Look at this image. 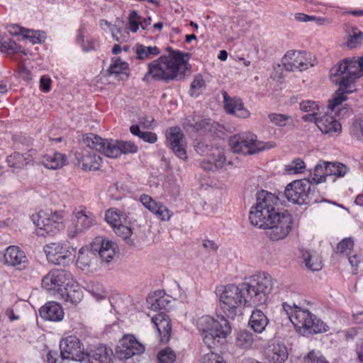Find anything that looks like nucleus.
<instances>
[{
	"instance_id": "f257e3e1",
	"label": "nucleus",
	"mask_w": 363,
	"mask_h": 363,
	"mask_svg": "<svg viewBox=\"0 0 363 363\" xmlns=\"http://www.w3.org/2000/svg\"><path fill=\"white\" fill-rule=\"evenodd\" d=\"M218 289L220 305L225 315L234 319L242 313L245 307L264 305L273 289L271 276L265 272L250 277L247 281L235 284H228Z\"/></svg>"
},
{
	"instance_id": "f03ea898",
	"label": "nucleus",
	"mask_w": 363,
	"mask_h": 363,
	"mask_svg": "<svg viewBox=\"0 0 363 363\" xmlns=\"http://www.w3.org/2000/svg\"><path fill=\"white\" fill-rule=\"evenodd\" d=\"M184 54L179 50L174 52L170 57L164 55L157 60L148 64V71L143 78V81L148 82L149 77L155 81H164L166 83L172 80H181L185 77V71L188 63L184 60Z\"/></svg>"
},
{
	"instance_id": "7ed1b4c3",
	"label": "nucleus",
	"mask_w": 363,
	"mask_h": 363,
	"mask_svg": "<svg viewBox=\"0 0 363 363\" xmlns=\"http://www.w3.org/2000/svg\"><path fill=\"white\" fill-rule=\"evenodd\" d=\"M199 329L204 344L211 348L220 339H225L232 330L229 321L223 316H218L215 319L211 316H203L199 319Z\"/></svg>"
},
{
	"instance_id": "20e7f679",
	"label": "nucleus",
	"mask_w": 363,
	"mask_h": 363,
	"mask_svg": "<svg viewBox=\"0 0 363 363\" xmlns=\"http://www.w3.org/2000/svg\"><path fill=\"white\" fill-rule=\"evenodd\" d=\"M284 195L289 201L298 205L311 206L325 201L317 187L304 179L289 183L285 188Z\"/></svg>"
},
{
	"instance_id": "39448f33",
	"label": "nucleus",
	"mask_w": 363,
	"mask_h": 363,
	"mask_svg": "<svg viewBox=\"0 0 363 363\" xmlns=\"http://www.w3.org/2000/svg\"><path fill=\"white\" fill-rule=\"evenodd\" d=\"M262 225H255L266 230V233L272 241L285 238L292 229L293 217L287 210L277 211L261 220Z\"/></svg>"
},
{
	"instance_id": "423d86ee",
	"label": "nucleus",
	"mask_w": 363,
	"mask_h": 363,
	"mask_svg": "<svg viewBox=\"0 0 363 363\" xmlns=\"http://www.w3.org/2000/svg\"><path fill=\"white\" fill-rule=\"evenodd\" d=\"M60 353L57 351L50 350L47 354L48 363H64L66 360H72L82 363L85 352L84 345L80 340L74 335L63 338L60 342Z\"/></svg>"
},
{
	"instance_id": "0eeeda50",
	"label": "nucleus",
	"mask_w": 363,
	"mask_h": 363,
	"mask_svg": "<svg viewBox=\"0 0 363 363\" xmlns=\"http://www.w3.org/2000/svg\"><path fill=\"white\" fill-rule=\"evenodd\" d=\"M291 321L296 330L303 335L327 332L328 325L308 309L296 307Z\"/></svg>"
},
{
	"instance_id": "6e6552de",
	"label": "nucleus",
	"mask_w": 363,
	"mask_h": 363,
	"mask_svg": "<svg viewBox=\"0 0 363 363\" xmlns=\"http://www.w3.org/2000/svg\"><path fill=\"white\" fill-rule=\"evenodd\" d=\"M280 203L278 196L265 191L260 190L256 193V203L251 207L249 220L252 225H262L261 220L265 219L268 215L277 211L276 206Z\"/></svg>"
},
{
	"instance_id": "1a4fd4ad",
	"label": "nucleus",
	"mask_w": 363,
	"mask_h": 363,
	"mask_svg": "<svg viewBox=\"0 0 363 363\" xmlns=\"http://www.w3.org/2000/svg\"><path fill=\"white\" fill-rule=\"evenodd\" d=\"M229 145L236 153L254 155L275 147L273 141L262 142L257 140V136L250 133L234 135L230 138Z\"/></svg>"
},
{
	"instance_id": "9d476101",
	"label": "nucleus",
	"mask_w": 363,
	"mask_h": 363,
	"mask_svg": "<svg viewBox=\"0 0 363 363\" xmlns=\"http://www.w3.org/2000/svg\"><path fill=\"white\" fill-rule=\"evenodd\" d=\"M33 222L37 228V235L43 237L53 236L65 227L62 213L58 211H40L33 218Z\"/></svg>"
},
{
	"instance_id": "9b49d317",
	"label": "nucleus",
	"mask_w": 363,
	"mask_h": 363,
	"mask_svg": "<svg viewBox=\"0 0 363 363\" xmlns=\"http://www.w3.org/2000/svg\"><path fill=\"white\" fill-rule=\"evenodd\" d=\"M49 262L55 265H68L73 261L75 249L68 242H52L44 247Z\"/></svg>"
},
{
	"instance_id": "f8f14e48",
	"label": "nucleus",
	"mask_w": 363,
	"mask_h": 363,
	"mask_svg": "<svg viewBox=\"0 0 363 363\" xmlns=\"http://www.w3.org/2000/svg\"><path fill=\"white\" fill-rule=\"evenodd\" d=\"M311 52L298 50H289L282 58V64L286 71L298 69L303 71L315 65V59Z\"/></svg>"
},
{
	"instance_id": "ddd939ff",
	"label": "nucleus",
	"mask_w": 363,
	"mask_h": 363,
	"mask_svg": "<svg viewBox=\"0 0 363 363\" xmlns=\"http://www.w3.org/2000/svg\"><path fill=\"white\" fill-rule=\"evenodd\" d=\"M145 346L139 342L133 335H124L116 347V356L119 359L125 362L134 355L143 354Z\"/></svg>"
},
{
	"instance_id": "4468645a",
	"label": "nucleus",
	"mask_w": 363,
	"mask_h": 363,
	"mask_svg": "<svg viewBox=\"0 0 363 363\" xmlns=\"http://www.w3.org/2000/svg\"><path fill=\"white\" fill-rule=\"evenodd\" d=\"M346 74L354 79L363 76V69L359 67V60L345 58L339 64L333 66L330 69V78L340 77Z\"/></svg>"
},
{
	"instance_id": "2eb2a0df",
	"label": "nucleus",
	"mask_w": 363,
	"mask_h": 363,
	"mask_svg": "<svg viewBox=\"0 0 363 363\" xmlns=\"http://www.w3.org/2000/svg\"><path fill=\"white\" fill-rule=\"evenodd\" d=\"M94 255H98L101 262L109 263L116 254V244L111 241L96 238L91 245Z\"/></svg>"
},
{
	"instance_id": "dca6fc26",
	"label": "nucleus",
	"mask_w": 363,
	"mask_h": 363,
	"mask_svg": "<svg viewBox=\"0 0 363 363\" xmlns=\"http://www.w3.org/2000/svg\"><path fill=\"white\" fill-rule=\"evenodd\" d=\"M184 135L178 126L171 127L167 130V140L169 147L174 153L180 159H187L186 152L184 148Z\"/></svg>"
},
{
	"instance_id": "f3484780",
	"label": "nucleus",
	"mask_w": 363,
	"mask_h": 363,
	"mask_svg": "<svg viewBox=\"0 0 363 363\" xmlns=\"http://www.w3.org/2000/svg\"><path fill=\"white\" fill-rule=\"evenodd\" d=\"M113 350L106 345L100 344L86 352L82 363H113Z\"/></svg>"
},
{
	"instance_id": "a211bd4d",
	"label": "nucleus",
	"mask_w": 363,
	"mask_h": 363,
	"mask_svg": "<svg viewBox=\"0 0 363 363\" xmlns=\"http://www.w3.org/2000/svg\"><path fill=\"white\" fill-rule=\"evenodd\" d=\"M222 94L223 96L224 108L226 113L241 118L250 117V112L244 107L240 98L237 96L230 97L225 91H222Z\"/></svg>"
},
{
	"instance_id": "6ab92c4d",
	"label": "nucleus",
	"mask_w": 363,
	"mask_h": 363,
	"mask_svg": "<svg viewBox=\"0 0 363 363\" xmlns=\"http://www.w3.org/2000/svg\"><path fill=\"white\" fill-rule=\"evenodd\" d=\"M4 263L9 266L16 267L18 269L26 268L28 259L25 252L18 247H8L4 254Z\"/></svg>"
},
{
	"instance_id": "aec40b11",
	"label": "nucleus",
	"mask_w": 363,
	"mask_h": 363,
	"mask_svg": "<svg viewBox=\"0 0 363 363\" xmlns=\"http://www.w3.org/2000/svg\"><path fill=\"white\" fill-rule=\"evenodd\" d=\"M37 151L34 149H30L27 152L21 154L14 152L6 157V162L11 167L23 169L28 165H33Z\"/></svg>"
},
{
	"instance_id": "412c9836",
	"label": "nucleus",
	"mask_w": 363,
	"mask_h": 363,
	"mask_svg": "<svg viewBox=\"0 0 363 363\" xmlns=\"http://www.w3.org/2000/svg\"><path fill=\"white\" fill-rule=\"evenodd\" d=\"M152 322L157 328L160 342L167 343L169 340L172 333V323L169 317L161 312L152 318Z\"/></svg>"
},
{
	"instance_id": "4be33fe9",
	"label": "nucleus",
	"mask_w": 363,
	"mask_h": 363,
	"mask_svg": "<svg viewBox=\"0 0 363 363\" xmlns=\"http://www.w3.org/2000/svg\"><path fill=\"white\" fill-rule=\"evenodd\" d=\"M108 157L116 158L122 154L136 153L138 146L131 141L111 139V146H108Z\"/></svg>"
},
{
	"instance_id": "5701e85b",
	"label": "nucleus",
	"mask_w": 363,
	"mask_h": 363,
	"mask_svg": "<svg viewBox=\"0 0 363 363\" xmlns=\"http://www.w3.org/2000/svg\"><path fill=\"white\" fill-rule=\"evenodd\" d=\"M39 314L45 320L59 322L63 319L65 313L60 303L49 301L39 309Z\"/></svg>"
},
{
	"instance_id": "b1692460",
	"label": "nucleus",
	"mask_w": 363,
	"mask_h": 363,
	"mask_svg": "<svg viewBox=\"0 0 363 363\" xmlns=\"http://www.w3.org/2000/svg\"><path fill=\"white\" fill-rule=\"evenodd\" d=\"M76 164L83 170L94 171L100 167L101 157L96 154L77 152Z\"/></svg>"
},
{
	"instance_id": "393cba45",
	"label": "nucleus",
	"mask_w": 363,
	"mask_h": 363,
	"mask_svg": "<svg viewBox=\"0 0 363 363\" xmlns=\"http://www.w3.org/2000/svg\"><path fill=\"white\" fill-rule=\"evenodd\" d=\"M315 125L324 134L333 135L335 133H340L341 124L333 116L324 114L315 120Z\"/></svg>"
},
{
	"instance_id": "a878e982",
	"label": "nucleus",
	"mask_w": 363,
	"mask_h": 363,
	"mask_svg": "<svg viewBox=\"0 0 363 363\" xmlns=\"http://www.w3.org/2000/svg\"><path fill=\"white\" fill-rule=\"evenodd\" d=\"M82 139L87 147L108 157V146H111V140L104 139L94 133H86L83 135Z\"/></svg>"
},
{
	"instance_id": "bb28decb",
	"label": "nucleus",
	"mask_w": 363,
	"mask_h": 363,
	"mask_svg": "<svg viewBox=\"0 0 363 363\" xmlns=\"http://www.w3.org/2000/svg\"><path fill=\"white\" fill-rule=\"evenodd\" d=\"M265 353L270 363H284L289 355L286 347L279 342L269 345Z\"/></svg>"
},
{
	"instance_id": "cd10ccee",
	"label": "nucleus",
	"mask_w": 363,
	"mask_h": 363,
	"mask_svg": "<svg viewBox=\"0 0 363 363\" xmlns=\"http://www.w3.org/2000/svg\"><path fill=\"white\" fill-rule=\"evenodd\" d=\"M63 291L59 294L61 298L66 302H70L72 304L79 303L83 298V292L77 281L73 280V283L69 286L63 288Z\"/></svg>"
},
{
	"instance_id": "c85d7f7f",
	"label": "nucleus",
	"mask_w": 363,
	"mask_h": 363,
	"mask_svg": "<svg viewBox=\"0 0 363 363\" xmlns=\"http://www.w3.org/2000/svg\"><path fill=\"white\" fill-rule=\"evenodd\" d=\"M269 323L267 315L260 310L255 309L250 318L248 325L257 333L263 332Z\"/></svg>"
},
{
	"instance_id": "c756f323",
	"label": "nucleus",
	"mask_w": 363,
	"mask_h": 363,
	"mask_svg": "<svg viewBox=\"0 0 363 363\" xmlns=\"http://www.w3.org/2000/svg\"><path fill=\"white\" fill-rule=\"evenodd\" d=\"M65 162L66 157L65 155L60 152H54L45 155L41 163L48 169H57L61 168L65 164Z\"/></svg>"
},
{
	"instance_id": "7c9ffc66",
	"label": "nucleus",
	"mask_w": 363,
	"mask_h": 363,
	"mask_svg": "<svg viewBox=\"0 0 363 363\" xmlns=\"http://www.w3.org/2000/svg\"><path fill=\"white\" fill-rule=\"evenodd\" d=\"M74 228V233L82 232L89 229L94 223V220L82 211L77 212L75 218L72 220Z\"/></svg>"
},
{
	"instance_id": "2f4dec72",
	"label": "nucleus",
	"mask_w": 363,
	"mask_h": 363,
	"mask_svg": "<svg viewBox=\"0 0 363 363\" xmlns=\"http://www.w3.org/2000/svg\"><path fill=\"white\" fill-rule=\"evenodd\" d=\"M133 50L136 58L140 60L149 59L160 53V50L157 46H145L139 43H137Z\"/></svg>"
},
{
	"instance_id": "473e14b6",
	"label": "nucleus",
	"mask_w": 363,
	"mask_h": 363,
	"mask_svg": "<svg viewBox=\"0 0 363 363\" xmlns=\"http://www.w3.org/2000/svg\"><path fill=\"white\" fill-rule=\"evenodd\" d=\"M0 50L2 52L8 54L22 52L26 55L21 46L6 34L0 35Z\"/></svg>"
},
{
	"instance_id": "72a5a7b5",
	"label": "nucleus",
	"mask_w": 363,
	"mask_h": 363,
	"mask_svg": "<svg viewBox=\"0 0 363 363\" xmlns=\"http://www.w3.org/2000/svg\"><path fill=\"white\" fill-rule=\"evenodd\" d=\"M55 279L57 281V286H58V294L61 293L64 289L69 286L70 284L73 283V277L72 274L65 269H54Z\"/></svg>"
},
{
	"instance_id": "f704fd0d",
	"label": "nucleus",
	"mask_w": 363,
	"mask_h": 363,
	"mask_svg": "<svg viewBox=\"0 0 363 363\" xmlns=\"http://www.w3.org/2000/svg\"><path fill=\"white\" fill-rule=\"evenodd\" d=\"M325 162L323 164L318 163L314 167L313 171H310L307 178L304 179L308 181L311 185H315L326 181L327 176L325 174Z\"/></svg>"
},
{
	"instance_id": "c9c22d12",
	"label": "nucleus",
	"mask_w": 363,
	"mask_h": 363,
	"mask_svg": "<svg viewBox=\"0 0 363 363\" xmlns=\"http://www.w3.org/2000/svg\"><path fill=\"white\" fill-rule=\"evenodd\" d=\"M325 174L327 177L336 176L337 177H342L345 175L348 171V168L346 165L340 162H325Z\"/></svg>"
},
{
	"instance_id": "e433bc0d",
	"label": "nucleus",
	"mask_w": 363,
	"mask_h": 363,
	"mask_svg": "<svg viewBox=\"0 0 363 363\" xmlns=\"http://www.w3.org/2000/svg\"><path fill=\"white\" fill-rule=\"evenodd\" d=\"M254 341L253 335L247 330H240L236 333L235 343L241 348H249Z\"/></svg>"
},
{
	"instance_id": "4c0bfd02",
	"label": "nucleus",
	"mask_w": 363,
	"mask_h": 363,
	"mask_svg": "<svg viewBox=\"0 0 363 363\" xmlns=\"http://www.w3.org/2000/svg\"><path fill=\"white\" fill-rule=\"evenodd\" d=\"M128 69L129 65L128 62L122 61L121 57H113L111 59V64L107 72L110 75L113 74H119L125 73V72Z\"/></svg>"
},
{
	"instance_id": "58836bf2",
	"label": "nucleus",
	"mask_w": 363,
	"mask_h": 363,
	"mask_svg": "<svg viewBox=\"0 0 363 363\" xmlns=\"http://www.w3.org/2000/svg\"><path fill=\"white\" fill-rule=\"evenodd\" d=\"M148 210L156 214L162 220H168L171 217L169 210L161 203H157L154 200Z\"/></svg>"
},
{
	"instance_id": "ea45409f",
	"label": "nucleus",
	"mask_w": 363,
	"mask_h": 363,
	"mask_svg": "<svg viewBox=\"0 0 363 363\" xmlns=\"http://www.w3.org/2000/svg\"><path fill=\"white\" fill-rule=\"evenodd\" d=\"M113 229L115 233L118 236L121 237L123 240H125L128 245H134V241L130 238V236L133 235V230L131 226L118 224Z\"/></svg>"
},
{
	"instance_id": "a19ab883",
	"label": "nucleus",
	"mask_w": 363,
	"mask_h": 363,
	"mask_svg": "<svg viewBox=\"0 0 363 363\" xmlns=\"http://www.w3.org/2000/svg\"><path fill=\"white\" fill-rule=\"evenodd\" d=\"M23 34V38L28 39L33 44H42L45 42L47 35L45 31L34 30L26 28Z\"/></svg>"
},
{
	"instance_id": "79ce46f5",
	"label": "nucleus",
	"mask_w": 363,
	"mask_h": 363,
	"mask_svg": "<svg viewBox=\"0 0 363 363\" xmlns=\"http://www.w3.org/2000/svg\"><path fill=\"white\" fill-rule=\"evenodd\" d=\"M356 79L352 77L346 75L340 76V79H334L333 82L339 85L337 90L342 91L345 94H351L353 91L351 89V86L354 83Z\"/></svg>"
},
{
	"instance_id": "37998d69",
	"label": "nucleus",
	"mask_w": 363,
	"mask_h": 363,
	"mask_svg": "<svg viewBox=\"0 0 363 363\" xmlns=\"http://www.w3.org/2000/svg\"><path fill=\"white\" fill-rule=\"evenodd\" d=\"M42 286L43 289L49 291L57 292L58 294V286H57V281L55 279L54 269L50 271L42 279Z\"/></svg>"
},
{
	"instance_id": "c03bdc74",
	"label": "nucleus",
	"mask_w": 363,
	"mask_h": 363,
	"mask_svg": "<svg viewBox=\"0 0 363 363\" xmlns=\"http://www.w3.org/2000/svg\"><path fill=\"white\" fill-rule=\"evenodd\" d=\"M345 93L336 90L333 98L328 101V109L331 111V113L336 111L342 103L347 99Z\"/></svg>"
},
{
	"instance_id": "a18cd8bd",
	"label": "nucleus",
	"mask_w": 363,
	"mask_h": 363,
	"mask_svg": "<svg viewBox=\"0 0 363 363\" xmlns=\"http://www.w3.org/2000/svg\"><path fill=\"white\" fill-rule=\"evenodd\" d=\"M363 32L358 30L357 28L352 29V33L349 35L347 41V46L350 48H355L362 43Z\"/></svg>"
},
{
	"instance_id": "49530a36",
	"label": "nucleus",
	"mask_w": 363,
	"mask_h": 363,
	"mask_svg": "<svg viewBox=\"0 0 363 363\" xmlns=\"http://www.w3.org/2000/svg\"><path fill=\"white\" fill-rule=\"evenodd\" d=\"M268 118L272 124L279 127L286 126L291 119L290 116L276 113H269Z\"/></svg>"
},
{
	"instance_id": "de8ad7c7",
	"label": "nucleus",
	"mask_w": 363,
	"mask_h": 363,
	"mask_svg": "<svg viewBox=\"0 0 363 363\" xmlns=\"http://www.w3.org/2000/svg\"><path fill=\"white\" fill-rule=\"evenodd\" d=\"M157 359L160 363H174L176 360V354L168 347L158 352Z\"/></svg>"
},
{
	"instance_id": "09e8293b",
	"label": "nucleus",
	"mask_w": 363,
	"mask_h": 363,
	"mask_svg": "<svg viewBox=\"0 0 363 363\" xmlns=\"http://www.w3.org/2000/svg\"><path fill=\"white\" fill-rule=\"evenodd\" d=\"M206 82L201 77H196L191 83L189 94L191 96H199L202 94V88L205 87Z\"/></svg>"
},
{
	"instance_id": "8fccbe9b",
	"label": "nucleus",
	"mask_w": 363,
	"mask_h": 363,
	"mask_svg": "<svg viewBox=\"0 0 363 363\" xmlns=\"http://www.w3.org/2000/svg\"><path fill=\"white\" fill-rule=\"evenodd\" d=\"M306 168L304 162L300 158L293 160L291 164L286 166L288 174L301 173Z\"/></svg>"
},
{
	"instance_id": "3c124183",
	"label": "nucleus",
	"mask_w": 363,
	"mask_h": 363,
	"mask_svg": "<svg viewBox=\"0 0 363 363\" xmlns=\"http://www.w3.org/2000/svg\"><path fill=\"white\" fill-rule=\"evenodd\" d=\"M306 267L310 270L315 272L321 269L322 262L317 257H312L307 252L306 255H303Z\"/></svg>"
},
{
	"instance_id": "603ef678",
	"label": "nucleus",
	"mask_w": 363,
	"mask_h": 363,
	"mask_svg": "<svg viewBox=\"0 0 363 363\" xmlns=\"http://www.w3.org/2000/svg\"><path fill=\"white\" fill-rule=\"evenodd\" d=\"M105 220L113 228L119 224L120 216L119 210L110 208L106 211L105 214Z\"/></svg>"
},
{
	"instance_id": "864d4df0",
	"label": "nucleus",
	"mask_w": 363,
	"mask_h": 363,
	"mask_svg": "<svg viewBox=\"0 0 363 363\" xmlns=\"http://www.w3.org/2000/svg\"><path fill=\"white\" fill-rule=\"evenodd\" d=\"M94 255V252L90 250L81 248L78 253L77 264L80 266L86 267L90 265L89 257Z\"/></svg>"
},
{
	"instance_id": "5fc2aeb1",
	"label": "nucleus",
	"mask_w": 363,
	"mask_h": 363,
	"mask_svg": "<svg viewBox=\"0 0 363 363\" xmlns=\"http://www.w3.org/2000/svg\"><path fill=\"white\" fill-rule=\"evenodd\" d=\"M354 247V241L352 238L342 239L337 245L336 253H347Z\"/></svg>"
},
{
	"instance_id": "6e6d98bb",
	"label": "nucleus",
	"mask_w": 363,
	"mask_h": 363,
	"mask_svg": "<svg viewBox=\"0 0 363 363\" xmlns=\"http://www.w3.org/2000/svg\"><path fill=\"white\" fill-rule=\"evenodd\" d=\"M140 18L141 17L138 14V12L135 10L130 11L128 16V25L129 29L131 32L135 33L138 31L139 26H140Z\"/></svg>"
},
{
	"instance_id": "4d7b16f0",
	"label": "nucleus",
	"mask_w": 363,
	"mask_h": 363,
	"mask_svg": "<svg viewBox=\"0 0 363 363\" xmlns=\"http://www.w3.org/2000/svg\"><path fill=\"white\" fill-rule=\"evenodd\" d=\"M147 302L150 304V308L153 311H156L157 309H162L165 307V303L168 301H166L164 297H159L157 298H155L154 296H150L147 298Z\"/></svg>"
},
{
	"instance_id": "13d9d810",
	"label": "nucleus",
	"mask_w": 363,
	"mask_h": 363,
	"mask_svg": "<svg viewBox=\"0 0 363 363\" xmlns=\"http://www.w3.org/2000/svg\"><path fill=\"white\" fill-rule=\"evenodd\" d=\"M304 361L305 363H329L324 356L315 352L313 350L308 353Z\"/></svg>"
},
{
	"instance_id": "bf43d9fd",
	"label": "nucleus",
	"mask_w": 363,
	"mask_h": 363,
	"mask_svg": "<svg viewBox=\"0 0 363 363\" xmlns=\"http://www.w3.org/2000/svg\"><path fill=\"white\" fill-rule=\"evenodd\" d=\"M300 109L304 112H316L319 110L320 106L318 104L314 101H303L300 103Z\"/></svg>"
},
{
	"instance_id": "052dcab7",
	"label": "nucleus",
	"mask_w": 363,
	"mask_h": 363,
	"mask_svg": "<svg viewBox=\"0 0 363 363\" xmlns=\"http://www.w3.org/2000/svg\"><path fill=\"white\" fill-rule=\"evenodd\" d=\"M89 291L98 300L104 299L106 296V294L103 286L99 283L95 285H92Z\"/></svg>"
},
{
	"instance_id": "680f3d73",
	"label": "nucleus",
	"mask_w": 363,
	"mask_h": 363,
	"mask_svg": "<svg viewBox=\"0 0 363 363\" xmlns=\"http://www.w3.org/2000/svg\"><path fill=\"white\" fill-rule=\"evenodd\" d=\"M210 123L211 120L209 118L200 119V118L199 117L192 131L199 132L210 130Z\"/></svg>"
},
{
	"instance_id": "e2e57ef3",
	"label": "nucleus",
	"mask_w": 363,
	"mask_h": 363,
	"mask_svg": "<svg viewBox=\"0 0 363 363\" xmlns=\"http://www.w3.org/2000/svg\"><path fill=\"white\" fill-rule=\"evenodd\" d=\"M201 363H226L223 358L216 353L211 352L205 354Z\"/></svg>"
},
{
	"instance_id": "0e129e2a",
	"label": "nucleus",
	"mask_w": 363,
	"mask_h": 363,
	"mask_svg": "<svg viewBox=\"0 0 363 363\" xmlns=\"http://www.w3.org/2000/svg\"><path fill=\"white\" fill-rule=\"evenodd\" d=\"M295 19L299 22H307L310 21H315L318 24H322L325 21L324 18H317L314 16H309L302 13L295 14Z\"/></svg>"
},
{
	"instance_id": "69168bd1",
	"label": "nucleus",
	"mask_w": 363,
	"mask_h": 363,
	"mask_svg": "<svg viewBox=\"0 0 363 363\" xmlns=\"http://www.w3.org/2000/svg\"><path fill=\"white\" fill-rule=\"evenodd\" d=\"M198 118L199 116L196 115L195 113L186 116L185 118H184L182 123L184 128L186 130L192 131Z\"/></svg>"
},
{
	"instance_id": "338daca9",
	"label": "nucleus",
	"mask_w": 363,
	"mask_h": 363,
	"mask_svg": "<svg viewBox=\"0 0 363 363\" xmlns=\"http://www.w3.org/2000/svg\"><path fill=\"white\" fill-rule=\"evenodd\" d=\"M18 77L24 80L25 82H30L31 80V73L30 70L23 64L18 65Z\"/></svg>"
},
{
	"instance_id": "774afa93",
	"label": "nucleus",
	"mask_w": 363,
	"mask_h": 363,
	"mask_svg": "<svg viewBox=\"0 0 363 363\" xmlns=\"http://www.w3.org/2000/svg\"><path fill=\"white\" fill-rule=\"evenodd\" d=\"M40 90L45 93L49 92L51 89V79L49 77L43 75L40 79Z\"/></svg>"
}]
</instances>
